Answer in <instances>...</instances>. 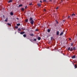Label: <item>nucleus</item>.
Segmentation results:
<instances>
[{
	"mask_svg": "<svg viewBox=\"0 0 77 77\" xmlns=\"http://www.w3.org/2000/svg\"><path fill=\"white\" fill-rule=\"evenodd\" d=\"M44 12H46V10L45 9H44Z\"/></svg>",
	"mask_w": 77,
	"mask_h": 77,
	"instance_id": "31",
	"label": "nucleus"
},
{
	"mask_svg": "<svg viewBox=\"0 0 77 77\" xmlns=\"http://www.w3.org/2000/svg\"><path fill=\"white\" fill-rule=\"evenodd\" d=\"M19 33H20V32H19Z\"/></svg>",
	"mask_w": 77,
	"mask_h": 77,
	"instance_id": "46",
	"label": "nucleus"
},
{
	"mask_svg": "<svg viewBox=\"0 0 77 77\" xmlns=\"http://www.w3.org/2000/svg\"><path fill=\"white\" fill-rule=\"evenodd\" d=\"M57 35H59V31H57Z\"/></svg>",
	"mask_w": 77,
	"mask_h": 77,
	"instance_id": "5",
	"label": "nucleus"
},
{
	"mask_svg": "<svg viewBox=\"0 0 77 77\" xmlns=\"http://www.w3.org/2000/svg\"><path fill=\"white\" fill-rule=\"evenodd\" d=\"M25 9H27V6H26L25 7Z\"/></svg>",
	"mask_w": 77,
	"mask_h": 77,
	"instance_id": "39",
	"label": "nucleus"
},
{
	"mask_svg": "<svg viewBox=\"0 0 77 77\" xmlns=\"http://www.w3.org/2000/svg\"><path fill=\"white\" fill-rule=\"evenodd\" d=\"M30 36H34V34H33V33H32V34H30Z\"/></svg>",
	"mask_w": 77,
	"mask_h": 77,
	"instance_id": "7",
	"label": "nucleus"
},
{
	"mask_svg": "<svg viewBox=\"0 0 77 77\" xmlns=\"http://www.w3.org/2000/svg\"><path fill=\"white\" fill-rule=\"evenodd\" d=\"M33 19H32V17H30L29 19V20L30 21H32V20Z\"/></svg>",
	"mask_w": 77,
	"mask_h": 77,
	"instance_id": "14",
	"label": "nucleus"
},
{
	"mask_svg": "<svg viewBox=\"0 0 77 77\" xmlns=\"http://www.w3.org/2000/svg\"><path fill=\"white\" fill-rule=\"evenodd\" d=\"M63 34V32H61L60 34V36H62Z\"/></svg>",
	"mask_w": 77,
	"mask_h": 77,
	"instance_id": "6",
	"label": "nucleus"
},
{
	"mask_svg": "<svg viewBox=\"0 0 77 77\" xmlns=\"http://www.w3.org/2000/svg\"><path fill=\"white\" fill-rule=\"evenodd\" d=\"M55 21L56 22H57V23H56L57 24H58V22H57V20H56Z\"/></svg>",
	"mask_w": 77,
	"mask_h": 77,
	"instance_id": "29",
	"label": "nucleus"
},
{
	"mask_svg": "<svg viewBox=\"0 0 77 77\" xmlns=\"http://www.w3.org/2000/svg\"><path fill=\"white\" fill-rule=\"evenodd\" d=\"M50 2H51V1H52V0H50Z\"/></svg>",
	"mask_w": 77,
	"mask_h": 77,
	"instance_id": "43",
	"label": "nucleus"
},
{
	"mask_svg": "<svg viewBox=\"0 0 77 77\" xmlns=\"http://www.w3.org/2000/svg\"><path fill=\"white\" fill-rule=\"evenodd\" d=\"M72 45H73V43H72L71 45V46H72Z\"/></svg>",
	"mask_w": 77,
	"mask_h": 77,
	"instance_id": "34",
	"label": "nucleus"
},
{
	"mask_svg": "<svg viewBox=\"0 0 77 77\" xmlns=\"http://www.w3.org/2000/svg\"><path fill=\"white\" fill-rule=\"evenodd\" d=\"M37 5L38 6H39V7H40V6H41V4H40V3H38L37 4Z\"/></svg>",
	"mask_w": 77,
	"mask_h": 77,
	"instance_id": "4",
	"label": "nucleus"
},
{
	"mask_svg": "<svg viewBox=\"0 0 77 77\" xmlns=\"http://www.w3.org/2000/svg\"><path fill=\"white\" fill-rule=\"evenodd\" d=\"M73 50H75V47L73 48Z\"/></svg>",
	"mask_w": 77,
	"mask_h": 77,
	"instance_id": "25",
	"label": "nucleus"
},
{
	"mask_svg": "<svg viewBox=\"0 0 77 77\" xmlns=\"http://www.w3.org/2000/svg\"><path fill=\"white\" fill-rule=\"evenodd\" d=\"M63 21H65V20H63Z\"/></svg>",
	"mask_w": 77,
	"mask_h": 77,
	"instance_id": "44",
	"label": "nucleus"
},
{
	"mask_svg": "<svg viewBox=\"0 0 77 77\" xmlns=\"http://www.w3.org/2000/svg\"><path fill=\"white\" fill-rule=\"evenodd\" d=\"M53 39V37H51V39Z\"/></svg>",
	"mask_w": 77,
	"mask_h": 77,
	"instance_id": "37",
	"label": "nucleus"
},
{
	"mask_svg": "<svg viewBox=\"0 0 77 77\" xmlns=\"http://www.w3.org/2000/svg\"><path fill=\"white\" fill-rule=\"evenodd\" d=\"M70 51H72V48H71L70 50Z\"/></svg>",
	"mask_w": 77,
	"mask_h": 77,
	"instance_id": "17",
	"label": "nucleus"
},
{
	"mask_svg": "<svg viewBox=\"0 0 77 77\" xmlns=\"http://www.w3.org/2000/svg\"><path fill=\"white\" fill-rule=\"evenodd\" d=\"M70 18V16H69L68 17V18Z\"/></svg>",
	"mask_w": 77,
	"mask_h": 77,
	"instance_id": "36",
	"label": "nucleus"
},
{
	"mask_svg": "<svg viewBox=\"0 0 77 77\" xmlns=\"http://www.w3.org/2000/svg\"><path fill=\"white\" fill-rule=\"evenodd\" d=\"M72 58V59H75V55H74L73 56Z\"/></svg>",
	"mask_w": 77,
	"mask_h": 77,
	"instance_id": "3",
	"label": "nucleus"
},
{
	"mask_svg": "<svg viewBox=\"0 0 77 77\" xmlns=\"http://www.w3.org/2000/svg\"><path fill=\"white\" fill-rule=\"evenodd\" d=\"M24 33H25V32H20V34L21 35H23V34H24Z\"/></svg>",
	"mask_w": 77,
	"mask_h": 77,
	"instance_id": "2",
	"label": "nucleus"
},
{
	"mask_svg": "<svg viewBox=\"0 0 77 77\" xmlns=\"http://www.w3.org/2000/svg\"><path fill=\"white\" fill-rule=\"evenodd\" d=\"M33 23H34V21L33 20H31L30 22L31 24H33Z\"/></svg>",
	"mask_w": 77,
	"mask_h": 77,
	"instance_id": "1",
	"label": "nucleus"
},
{
	"mask_svg": "<svg viewBox=\"0 0 77 77\" xmlns=\"http://www.w3.org/2000/svg\"><path fill=\"white\" fill-rule=\"evenodd\" d=\"M58 9H59V8L58 7H57V8H56V9L57 10Z\"/></svg>",
	"mask_w": 77,
	"mask_h": 77,
	"instance_id": "32",
	"label": "nucleus"
},
{
	"mask_svg": "<svg viewBox=\"0 0 77 77\" xmlns=\"http://www.w3.org/2000/svg\"><path fill=\"white\" fill-rule=\"evenodd\" d=\"M40 3H42V1H40Z\"/></svg>",
	"mask_w": 77,
	"mask_h": 77,
	"instance_id": "41",
	"label": "nucleus"
},
{
	"mask_svg": "<svg viewBox=\"0 0 77 77\" xmlns=\"http://www.w3.org/2000/svg\"><path fill=\"white\" fill-rule=\"evenodd\" d=\"M29 5H30V6L32 5V3H31L29 4Z\"/></svg>",
	"mask_w": 77,
	"mask_h": 77,
	"instance_id": "28",
	"label": "nucleus"
},
{
	"mask_svg": "<svg viewBox=\"0 0 77 77\" xmlns=\"http://www.w3.org/2000/svg\"><path fill=\"white\" fill-rule=\"evenodd\" d=\"M71 48H70V47H69L68 48V50H70V49Z\"/></svg>",
	"mask_w": 77,
	"mask_h": 77,
	"instance_id": "23",
	"label": "nucleus"
},
{
	"mask_svg": "<svg viewBox=\"0 0 77 77\" xmlns=\"http://www.w3.org/2000/svg\"><path fill=\"white\" fill-rule=\"evenodd\" d=\"M23 6V5L22 4H20L19 5V7H21Z\"/></svg>",
	"mask_w": 77,
	"mask_h": 77,
	"instance_id": "15",
	"label": "nucleus"
},
{
	"mask_svg": "<svg viewBox=\"0 0 77 77\" xmlns=\"http://www.w3.org/2000/svg\"><path fill=\"white\" fill-rule=\"evenodd\" d=\"M38 40H41V37H38Z\"/></svg>",
	"mask_w": 77,
	"mask_h": 77,
	"instance_id": "10",
	"label": "nucleus"
},
{
	"mask_svg": "<svg viewBox=\"0 0 77 77\" xmlns=\"http://www.w3.org/2000/svg\"><path fill=\"white\" fill-rule=\"evenodd\" d=\"M10 15H14V13L12 12H11L10 13Z\"/></svg>",
	"mask_w": 77,
	"mask_h": 77,
	"instance_id": "11",
	"label": "nucleus"
},
{
	"mask_svg": "<svg viewBox=\"0 0 77 77\" xmlns=\"http://www.w3.org/2000/svg\"><path fill=\"white\" fill-rule=\"evenodd\" d=\"M34 41H36V39L35 38L34 40Z\"/></svg>",
	"mask_w": 77,
	"mask_h": 77,
	"instance_id": "30",
	"label": "nucleus"
},
{
	"mask_svg": "<svg viewBox=\"0 0 77 77\" xmlns=\"http://www.w3.org/2000/svg\"><path fill=\"white\" fill-rule=\"evenodd\" d=\"M7 24H8V26H11V24H10V23H8Z\"/></svg>",
	"mask_w": 77,
	"mask_h": 77,
	"instance_id": "26",
	"label": "nucleus"
},
{
	"mask_svg": "<svg viewBox=\"0 0 77 77\" xmlns=\"http://www.w3.org/2000/svg\"><path fill=\"white\" fill-rule=\"evenodd\" d=\"M17 26H20V23L17 24Z\"/></svg>",
	"mask_w": 77,
	"mask_h": 77,
	"instance_id": "16",
	"label": "nucleus"
},
{
	"mask_svg": "<svg viewBox=\"0 0 77 77\" xmlns=\"http://www.w3.org/2000/svg\"><path fill=\"white\" fill-rule=\"evenodd\" d=\"M25 21L26 22H28V19H27L26 20H25Z\"/></svg>",
	"mask_w": 77,
	"mask_h": 77,
	"instance_id": "24",
	"label": "nucleus"
},
{
	"mask_svg": "<svg viewBox=\"0 0 77 77\" xmlns=\"http://www.w3.org/2000/svg\"><path fill=\"white\" fill-rule=\"evenodd\" d=\"M75 68H77V64H76L75 65Z\"/></svg>",
	"mask_w": 77,
	"mask_h": 77,
	"instance_id": "8",
	"label": "nucleus"
},
{
	"mask_svg": "<svg viewBox=\"0 0 77 77\" xmlns=\"http://www.w3.org/2000/svg\"><path fill=\"white\" fill-rule=\"evenodd\" d=\"M21 10H22V11H24V8H21Z\"/></svg>",
	"mask_w": 77,
	"mask_h": 77,
	"instance_id": "18",
	"label": "nucleus"
},
{
	"mask_svg": "<svg viewBox=\"0 0 77 77\" xmlns=\"http://www.w3.org/2000/svg\"><path fill=\"white\" fill-rule=\"evenodd\" d=\"M8 19L7 18H6V19L5 20V22H7V21H8Z\"/></svg>",
	"mask_w": 77,
	"mask_h": 77,
	"instance_id": "12",
	"label": "nucleus"
},
{
	"mask_svg": "<svg viewBox=\"0 0 77 77\" xmlns=\"http://www.w3.org/2000/svg\"><path fill=\"white\" fill-rule=\"evenodd\" d=\"M15 28L16 29H18V26H15Z\"/></svg>",
	"mask_w": 77,
	"mask_h": 77,
	"instance_id": "27",
	"label": "nucleus"
},
{
	"mask_svg": "<svg viewBox=\"0 0 77 77\" xmlns=\"http://www.w3.org/2000/svg\"><path fill=\"white\" fill-rule=\"evenodd\" d=\"M43 2H46V0H43Z\"/></svg>",
	"mask_w": 77,
	"mask_h": 77,
	"instance_id": "35",
	"label": "nucleus"
},
{
	"mask_svg": "<svg viewBox=\"0 0 77 77\" xmlns=\"http://www.w3.org/2000/svg\"><path fill=\"white\" fill-rule=\"evenodd\" d=\"M17 20H19V18H17Z\"/></svg>",
	"mask_w": 77,
	"mask_h": 77,
	"instance_id": "38",
	"label": "nucleus"
},
{
	"mask_svg": "<svg viewBox=\"0 0 77 77\" xmlns=\"http://www.w3.org/2000/svg\"><path fill=\"white\" fill-rule=\"evenodd\" d=\"M75 16V14H73L72 15V16Z\"/></svg>",
	"mask_w": 77,
	"mask_h": 77,
	"instance_id": "19",
	"label": "nucleus"
},
{
	"mask_svg": "<svg viewBox=\"0 0 77 77\" xmlns=\"http://www.w3.org/2000/svg\"><path fill=\"white\" fill-rule=\"evenodd\" d=\"M18 31H20V32H21V29L20 28H18Z\"/></svg>",
	"mask_w": 77,
	"mask_h": 77,
	"instance_id": "13",
	"label": "nucleus"
},
{
	"mask_svg": "<svg viewBox=\"0 0 77 77\" xmlns=\"http://www.w3.org/2000/svg\"><path fill=\"white\" fill-rule=\"evenodd\" d=\"M48 32H50V29H48Z\"/></svg>",
	"mask_w": 77,
	"mask_h": 77,
	"instance_id": "22",
	"label": "nucleus"
},
{
	"mask_svg": "<svg viewBox=\"0 0 77 77\" xmlns=\"http://www.w3.org/2000/svg\"><path fill=\"white\" fill-rule=\"evenodd\" d=\"M21 29L23 30H26V29H25V28H21Z\"/></svg>",
	"mask_w": 77,
	"mask_h": 77,
	"instance_id": "21",
	"label": "nucleus"
},
{
	"mask_svg": "<svg viewBox=\"0 0 77 77\" xmlns=\"http://www.w3.org/2000/svg\"><path fill=\"white\" fill-rule=\"evenodd\" d=\"M69 41H71V39L70 38H69Z\"/></svg>",
	"mask_w": 77,
	"mask_h": 77,
	"instance_id": "40",
	"label": "nucleus"
},
{
	"mask_svg": "<svg viewBox=\"0 0 77 77\" xmlns=\"http://www.w3.org/2000/svg\"><path fill=\"white\" fill-rule=\"evenodd\" d=\"M13 0H10L8 2V3H9L12 2Z\"/></svg>",
	"mask_w": 77,
	"mask_h": 77,
	"instance_id": "9",
	"label": "nucleus"
},
{
	"mask_svg": "<svg viewBox=\"0 0 77 77\" xmlns=\"http://www.w3.org/2000/svg\"><path fill=\"white\" fill-rule=\"evenodd\" d=\"M35 31H38V29H36Z\"/></svg>",
	"mask_w": 77,
	"mask_h": 77,
	"instance_id": "42",
	"label": "nucleus"
},
{
	"mask_svg": "<svg viewBox=\"0 0 77 77\" xmlns=\"http://www.w3.org/2000/svg\"><path fill=\"white\" fill-rule=\"evenodd\" d=\"M23 37L25 38V37H26V34L23 35Z\"/></svg>",
	"mask_w": 77,
	"mask_h": 77,
	"instance_id": "20",
	"label": "nucleus"
},
{
	"mask_svg": "<svg viewBox=\"0 0 77 77\" xmlns=\"http://www.w3.org/2000/svg\"><path fill=\"white\" fill-rule=\"evenodd\" d=\"M15 33H16V32H15Z\"/></svg>",
	"mask_w": 77,
	"mask_h": 77,
	"instance_id": "45",
	"label": "nucleus"
},
{
	"mask_svg": "<svg viewBox=\"0 0 77 77\" xmlns=\"http://www.w3.org/2000/svg\"><path fill=\"white\" fill-rule=\"evenodd\" d=\"M3 17L4 18H5V15H3Z\"/></svg>",
	"mask_w": 77,
	"mask_h": 77,
	"instance_id": "33",
	"label": "nucleus"
}]
</instances>
